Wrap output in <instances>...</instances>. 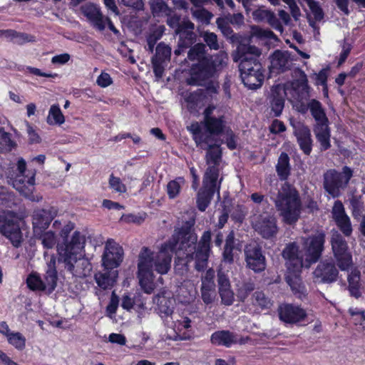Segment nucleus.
<instances>
[{
    "label": "nucleus",
    "mask_w": 365,
    "mask_h": 365,
    "mask_svg": "<svg viewBox=\"0 0 365 365\" xmlns=\"http://www.w3.org/2000/svg\"><path fill=\"white\" fill-rule=\"evenodd\" d=\"M195 220L185 222L182 227L175 230L172 237L167 242L172 252L175 253V269L177 272L187 269V263L195 259V267L203 271L207 264L210 252L211 232H203L198 245L197 236L192 231Z\"/></svg>",
    "instance_id": "obj_1"
},
{
    "label": "nucleus",
    "mask_w": 365,
    "mask_h": 365,
    "mask_svg": "<svg viewBox=\"0 0 365 365\" xmlns=\"http://www.w3.org/2000/svg\"><path fill=\"white\" fill-rule=\"evenodd\" d=\"M173 254L167 242L158 252H153L146 247L142 248L139 254L138 277L145 293L150 294L154 290L153 270L161 274H166L170 268Z\"/></svg>",
    "instance_id": "obj_2"
},
{
    "label": "nucleus",
    "mask_w": 365,
    "mask_h": 365,
    "mask_svg": "<svg viewBox=\"0 0 365 365\" xmlns=\"http://www.w3.org/2000/svg\"><path fill=\"white\" fill-rule=\"evenodd\" d=\"M84 244V236L80 232L75 231L70 240H66L64 244L57 246L58 262L73 277H86L92 270L91 262L81 252Z\"/></svg>",
    "instance_id": "obj_3"
},
{
    "label": "nucleus",
    "mask_w": 365,
    "mask_h": 365,
    "mask_svg": "<svg viewBox=\"0 0 365 365\" xmlns=\"http://www.w3.org/2000/svg\"><path fill=\"white\" fill-rule=\"evenodd\" d=\"M237 56L234 61H240L239 69L244 85L249 89H257L262 86L264 74L261 63L258 58L261 51L255 46L240 43L237 47Z\"/></svg>",
    "instance_id": "obj_4"
},
{
    "label": "nucleus",
    "mask_w": 365,
    "mask_h": 365,
    "mask_svg": "<svg viewBox=\"0 0 365 365\" xmlns=\"http://www.w3.org/2000/svg\"><path fill=\"white\" fill-rule=\"evenodd\" d=\"M274 202L282 221L289 225L296 224L302 210V201L297 189L285 182L278 190Z\"/></svg>",
    "instance_id": "obj_5"
},
{
    "label": "nucleus",
    "mask_w": 365,
    "mask_h": 365,
    "mask_svg": "<svg viewBox=\"0 0 365 365\" xmlns=\"http://www.w3.org/2000/svg\"><path fill=\"white\" fill-rule=\"evenodd\" d=\"M227 53L221 51L203 61L193 63L187 83L191 86H205L210 80L218 76L219 73L227 66Z\"/></svg>",
    "instance_id": "obj_6"
},
{
    "label": "nucleus",
    "mask_w": 365,
    "mask_h": 365,
    "mask_svg": "<svg viewBox=\"0 0 365 365\" xmlns=\"http://www.w3.org/2000/svg\"><path fill=\"white\" fill-rule=\"evenodd\" d=\"M309 111L315 120L313 126V132L320 144L322 150H327L331 147L330 128L329 119L326 115L322 104L316 99L309 101Z\"/></svg>",
    "instance_id": "obj_7"
},
{
    "label": "nucleus",
    "mask_w": 365,
    "mask_h": 365,
    "mask_svg": "<svg viewBox=\"0 0 365 365\" xmlns=\"http://www.w3.org/2000/svg\"><path fill=\"white\" fill-rule=\"evenodd\" d=\"M222 180V177L220 179L216 178V173L214 169H210L207 173H205L202 187L198 190L196 196V205L200 211L204 212L207 209L215 193L220 199Z\"/></svg>",
    "instance_id": "obj_8"
},
{
    "label": "nucleus",
    "mask_w": 365,
    "mask_h": 365,
    "mask_svg": "<svg viewBox=\"0 0 365 365\" xmlns=\"http://www.w3.org/2000/svg\"><path fill=\"white\" fill-rule=\"evenodd\" d=\"M352 176L353 170L348 166L343 167L341 172L329 169L323 175L324 189L332 197H338L341 191L348 186Z\"/></svg>",
    "instance_id": "obj_9"
},
{
    "label": "nucleus",
    "mask_w": 365,
    "mask_h": 365,
    "mask_svg": "<svg viewBox=\"0 0 365 365\" xmlns=\"http://www.w3.org/2000/svg\"><path fill=\"white\" fill-rule=\"evenodd\" d=\"M205 130H203L201 125L195 122L187 126L189 130L192 135V139L196 137L202 138H209L210 140H219L217 136L222 134L226 129V122L224 116L209 118L203 120Z\"/></svg>",
    "instance_id": "obj_10"
},
{
    "label": "nucleus",
    "mask_w": 365,
    "mask_h": 365,
    "mask_svg": "<svg viewBox=\"0 0 365 365\" xmlns=\"http://www.w3.org/2000/svg\"><path fill=\"white\" fill-rule=\"evenodd\" d=\"M202 138L196 137L193 140L196 146L202 150H206L205 160L208 165L205 173L209 170L214 169L216 173V178L220 176V165L222 162V149L219 140H210L209 138Z\"/></svg>",
    "instance_id": "obj_11"
},
{
    "label": "nucleus",
    "mask_w": 365,
    "mask_h": 365,
    "mask_svg": "<svg viewBox=\"0 0 365 365\" xmlns=\"http://www.w3.org/2000/svg\"><path fill=\"white\" fill-rule=\"evenodd\" d=\"M325 237V232L319 230L308 237H302L306 268L320 259L324 249Z\"/></svg>",
    "instance_id": "obj_12"
},
{
    "label": "nucleus",
    "mask_w": 365,
    "mask_h": 365,
    "mask_svg": "<svg viewBox=\"0 0 365 365\" xmlns=\"http://www.w3.org/2000/svg\"><path fill=\"white\" fill-rule=\"evenodd\" d=\"M0 232L6 236L12 245L19 247L22 242V233L19 220L10 212L0 213Z\"/></svg>",
    "instance_id": "obj_13"
},
{
    "label": "nucleus",
    "mask_w": 365,
    "mask_h": 365,
    "mask_svg": "<svg viewBox=\"0 0 365 365\" xmlns=\"http://www.w3.org/2000/svg\"><path fill=\"white\" fill-rule=\"evenodd\" d=\"M331 245L338 267L341 270H348L352 264V257L349 252L346 241L340 233L335 231L331 235Z\"/></svg>",
    "instance_id": "obj_14"
},
{
    "label": "nucleus",
    "mask_w": 365,
    "mask_h": 365,
    "mask_svg": "<svg viewBox=\"0 0 365 365\" xmlns=\"http://www.w3.org/2000/svg\"><path fill=\"white\" fill-rule=\"evenodd\" d=\"M244 256L246 267L255 273H259L266 269V257L262 247L256 242H250L244 247Z\"/></svg>",
    "instance_id": "obj_15"
},
{
    "label": "nucleus",
    "mask_w": 365,
    "mask_h": 365,
    "mask_svg": "<svg viewBox=\"0 0 365 365\" xmlns=\"http://www.w3.org/2000/svg\"><path fill=\"white\" fill-rule=\"evenodd\" d=\"M195 24L189 19H183L178 30H175V34L179 36L178 48L174 51L175 56H180L185 53L186 50L193 45L197 38V35L194 32Z\"/></svg>",
    "instance_id": "obj_16"
},
{
    "label": "nucleus",
    "mask_w": 365,
    "mask_h": 365,
    "mask_svg": "<svg viewBox=\"0 0 365 365\" xmlns=\"http://www.w3.org/2000/svg\"><path fill=\"white\" fill-rule=\"evenodd\" d=\"M339 271L331 259L319 262L313 272L314 282L322 284H331L337 280Z\"/></svg>",
    "instance_id": "obj_17"
},
{
    "label": "nucleus",
    "mask_w": 365,
    "mask_h": 365,
    "mask_svg": "<svg viewBox=\"0 0 365 365\" xmlns=\"http://www.w3.org/2000/svg\"><path fill=\"white\" fill-rule=\"evenodd\" d=\"M253 228L262 238L267 240L275 237L278 232L277 220L269 213L257 216L253 221Z\"/></svg>",
    "instance_id": "obj_18"
},
{
    "label": "nucleus",
    "mask_w": 365,
    "mask_h": 365,
    "mask_svg": "<svg viewBox=\"0 0 365 365\" xmlns=\"http://www.w3.org/2000/svg\"><path fill=\"white\" fill-rule=\"evenodd\" d=\"M282 255L285 259L287 272H301L302 268L305 267V258L300 255L299 247L295 242L288 243Z\"/></svg>",
    "instance_id": "obj_19"
},
{
    "label": "nucleus",
    "mask_w": 365,
    "mask_h": 365,
    "mask_svg": "<svg viewBox=\"0 0 365 365\" xmlns=\"http://www.w3.org/2000/svg\"><path fill=\"white\" fill-rule=\"evenodd\" d=\"M7 181L21 195L30 198L34 190L35 173H32L31 176H29L10 173L7 176Z\"/></svg>",
    "instance_id": "obj_20"
},
{
    "label": "nucleus",
    "mask_w": 365,
    "mask_h": 365,
    "mask_svg": "<svg viewBox=\"0 0 365 365\" xmlns=\"http://www.w3.org/2000/svg\"><path fill=\"white\" fill-rule=\"evenodd\" d=\"M123 248L113 239H108L102 257L103 265L107 269H113L123 261Z\"/></svg>",
    "instance_id": "obj_21"
},
{
    "label": "nucleus",
    "mask_w": 365,
    "mask_h": 365,
    "mask_svg": "<svg viewBox=\"0 0 365 365\" xmlns=\"http://www.w3.org/2000/svg\"><path fill=\"white\" fill-rule=\"evenodd\" d=\"M290 125L293 128V133L297 138V143L306 155H309L312 150L313 140L309 128L300 121L291 120Z\"/></svg>",
    "instance_id": "obj_22"
},
{
    "label": "nucleus",
    "mask_w": 365,
    "mask_h": 365,
    "mask_svg": "<svg viewBox=\"0 0 365 365\" xmlns=\"http://www.w3.org/2000/svg\"><path fill=\"white\" fill-rule=\"evenodd\" d=\"M170 56L171 48L164 42L158 43L155 48V53L151 59L153 72L158 79L163 77L165 66L170 61Z\"/></svg>",
    "instance_id": "obj_23"
},
{
    "label": "nucleus",
    "mask_w": 365,
    "mask_h": 365,
    "mask_svg": "<svg viewBox=\"0 0 365 365\" xmlns=\"http://www.w3.org/2000/svg\"><path fill=\"white\" fill-rule=\"evenodd\" d=\"M58 210L54 207L36 210L33 215V229L37 236L46 230L51 222L56 216Z\"/></svg>",
    "instance_id": "obj_24"
},
{
    "label": "nucleus",
    "mask_w": 365,
    "mask_h": 365,
    "mask_svg": "<svg viewBox=\"0 0 365 365\" xmlns=\"http://www.w3.org/2000/svg\"><path fill=\"white\" fill-rule=\"evenodd\" d=\"M331 215L337 227L344 235L346 237L351 236L353 231L351 220L346 215L341 201L336 200L334 202Z\"/></svg>",
    "instance_id": "obj_25"
},
{
    "label": "nucleus",
    "mask_w": 365,
    "mask_h": 365,
    "mask_svg": "<svg viewBox=\"0 0 365 365\" xmlns=\"http://www.w3.org/2000/svg\"><path fill=\"white\" fill-rule=\"evenodd\" d=\"M270 72L277 74L284 73L290 70L292 66L291 54L287 51H274L270 56Z\"/></svg>",
    "instance_id": "obj_26"
},
{
    "label": "nucleus",
    "mask_w": 365,
    "mask_h": 365,
    "mask_svg": "<svg viewBox=\"0 0 365 365\" xmlns=\"http://www.w3.org/2000/svg\"><path fill=\"white\" fill-rule=\"evenodd\" d=\"M287 96V88L284 84L279 83L272 86L269 98V105L274 116L279 117L282 115Z\"/></svg>",
    "instance_id": "obj_27"
},
{
    "label": "nucleus",
    "mask_w": 365,
    "mask_h": 365,
    "mask_svg": "<svg viewBox=\"0 0 365 365\" xmlns=\"http://www.w3.org/2000/svg\"><path fill=\"white\" fill-rule=\"evenodd\" d=\"M81 10L95 29L99 31L105 30L108 17L102 14L99 7L93 4H90L82 6Z\"/></svg>",
    "instance_id": "obj_28"
},
{
    "label": "nucleus",
    "mask_w": 365,
    "mask_h": 365,
    "mask_svg": "<svg viewBox=\"0 0 365 365\" xmlns=\"http://www.w3.org/2000/svg\"><path fill=\"white\" fill-rule=\"evenodd\" d=\"M307 316L304 309L292 304H284L279 308L280 320L288 324H295L303 320Z\"/></svg>",
    "instance_id": "obj_29"
},
{
    "label": "nucleus",
    "mask_w": 365,
    "mask_h": 365,
    "mask_svg": "<svg viewBox=\"0 0 365 365\" xmlns=\"http://www.w3.org/2000/svg\"><path fill=\"white\" fill-rule=\"evenodd\" d=\"M252 16L256 21L267 22L276 31H279L281 34L283 32V26L273 11L266 9L264 7H260L253 11Z\"/></svg>",
    "instance_id": "obj_30"
},
{
    "label": "nucleus",
    "mask_w": 365,
    "mask_h": 365,
    "mask_svg": "<svg viewBox=\"0 0 365 365\" xmlns=\"http://www.w3.org/2000/svg\"><path fill=\"white\" fill-rule=\"evenodd\" d=\"M301 272H287L285 279L291 287L294 294L299 299H303L307 295V290L300 278Z\"/></svg>",
    "instance_id": "obj_31"
},
{
    "label": "nucleus",
    "mask_w": 365,
    "mask_h": 365,
    "mask_svg": "<svg viewBox=\"0 0 365 365\" xmlns=\"http://www.w3.org/2000/svg\"><path fill=\"white\" fill-rule=\"evenodd\" d=\"M56 263V258L52 256L47 263V269L44 275L46 292L48 294L52 293L57 286L58 275Z\"/></svg>",
    "instance_id": "obj_32"
},
{
    "label": "nucleus",
    "mask_w": 365,
    "mask_h": 365,
    "mask_svg": "<svg viewBox=\"0 0 365 365\" xmlns=\"http://www.w3.org/2000/svg\"><path fill=\"white\" fill-rule=\"evenodd\" d=\"M118 275V273L117 270L107 269L105 268L104 272L95 274L94 279L98 286L106 290L113 287Z\"/></svg>",
    "instance_id": "obj_33"
},
{
    "label": "nucleus",
    "mask_w": 365,
    "mask_h": 365,
    "mask_svg": "<svg viewBox=\"0 0 365 365\" xmlns=\"http://www.w3.org/2000/svg\"><path fill=\"white\" fill-rule=\"evenodd\" d=\"M211 342L217 346L230 347L232 344L237 343V340L234 333L228 330H222L212 334Z\"/></svg>",
    "instance_id": "obj_34"
},
{
    "label": "nucleus",
    "mask_w": 365,
    "mask_h": 365,
    "mask_svg": "<svg viewBox=\"0 0 365 365\" xmlns=\"http://www.w3.org/2000/svg\"><path fill=\"white\" fill-rule=\"evenodd\" d=\"M188 48L189 50L187 52V58L188 61L193 63L203 61L205 59L212 56L207 53L205 45L202 43H197L195 45H192Z\"/></svg>",
    "instance_id": "obj_35"
},
{
    "label": "nucleus",
    "mask_w": 365,
    "mask_h": 365,
    "mask_svg": "<svg viewBox=\"0 0 365 365\" xmlns=\"http://www.w3.org/2000/svg\"><path fill=\"white\" fill-rule=\"evenodd\" d=\"M276 172L281 180H287L291 173L289 157L286 153H282L276 165Z\"/></svg>",
    "instance_id": "obj_36"
},
{
    "label": "nucleus",
    "mask_w": 365,
    "mask_h": 365,
    "mask_svg": "<svg viewBox=\"0 0 365 365\" xmlns=\"http://www.w3.org/2000/svg\"><path fill=\"white\" fill-rule=\"evenodd\" d=\"M151 12L154 16L165 14L170 16L173 9L170 8L164 0H149Z\"/></svg>",
    "instance_id": "obj_37"
},
{
    "label": "nucleus",
    "mask_w": 365,
    "mask_h": 365,
    "mask_svg": "<svg viewBox=\"0 0 365 365\" xmlns=\"http://www.w3.org/2000/svg\"><path fill=\"white\" fill-rule=\"evenodd\" d=\"M348 282L350 294L355 298L361 297L360 272L359 271L351 272L348 276Z\"/></svg>",
    "instance_id": "obj_38"
},
{
    "label": "nucleus",
    "mask_w": 365,
    "mask_h": 365,
    "mask_svg": "<svg viewBox=\"0 0 365 365\" xmlns=\"http://www.w3.org/2000/svg\"><path fill=\"white\" fill-rule=\"evenodd\" d=\"M46 121L49 125H61L65 122L64 115L58 105L54 104L51 106Z\"/></svg>",
    "instance_id": "obj_39"
},
{
    "label": "nucleus",
    "mask_w": 365,
    "mask_h": 365,
    "mask_svg": "<svg viewBox=\"0 0 365 365\" xmlns=\"http://www.w3.org/2000/svg\"><path fill=\"white\" fill-rule=\"evenodd\" d=\"M26 284L31 290L46 291V284L37 272H32L28 276Z\"/></svg>",
    "instance_id": "obj_40"
},
{
    "label": "nucleus",
    "mask_w": 365,
    "mask_h": 365,
    "mask_svg": "<svg viewBox=\"0 0 365 365\" xmlns=\"http://www.w3.org/2000/svg\"><path fill=\"white\" fill-rule=\"evenodd\" d=\"M185 184L183 178H177L167 185V193L170 199L175 198L180 193L182 186Z\"/></svg>",
    "instance_id": "obj_41"
},
{
    "label": "nucleus",
    "mask_w": 365,
    "mask_h": 365,
    "mask_svg": "<svg viewBox=\"0 0 365 365\" xmlns=\"http://www.w3.org/2000/svg\"><path fill=\"white\" fill-rule=\"evenodd\" d=\"M190 11L194 18L205 24H209L213 17V14L205 8L191 9Z\"/></svg>",
    "instance_id": "obj_42"
},
{
    "label": "nucleus",
    "mask_w": 365,
    "mask_h": 365,
    "mask_svg": "<svg viewBox=\"0 0 365 365\" xmlns=\"http://www.w3.org/2000/svg\"><path fill=\"white\" fill-rule=\"evenodd\" d=\"M15 146L11 140L10 134L0 128V152L10 151Z\"/></svg>",
    "instance_id": "obj_43"
},
{
    "label": "nucleus",
    "mask_w": 365,
    "mask_h": 365,
    "mask_svg": "<svg viewBox=\"0 0 365 365\" xmlns=\"http://www.w3.org/2000/svg\"><path fill=\"white\" fill-rule=\"evenodd\" d=\"M7 340L18 350H23L26 346V338L20 332H12L8 336Z\"/></svg>",
    "instance_id": "obj_44"
},
{
    "label": "nucleus",
    "mask_w": 365,
    "mask_h": 365,
    "mask_svg": "<svg viewBox=\"0 0 365 365\" xmlns=\"http://www.w3.org/2000/svg\"><path fill=\"white\" fill-rule=\"evenodd\" d=\"M201 37L206 43L205 45H207L210 49L216 51L220 48L217 36L215 33L206 31L201 34Z\"/></svg>",
    "instance_id": "obj_45"
},
{
    "label": "nucleus",
    "mask_w": 365,
    "mask_h": 365,
    "mask_svg": "<svg viewBox=\"0 0 365 365\" xmlns=\"http://www.w3.org/2000/svg\"><path fill=\"white\" fill-rule=\"evenodd\" d=\"M36 237H38L41 240L42 245L46 249H51L56 244V237L54 232L51 231L41 232Z\"/></svg>",
    "instance_id": "obj_46"
},
{
    "label": "nucleus",
    "mask_w": 365,
    "mask_h": 365,
    "mask_svg": "<svg viewBox=\"0 0 365 365\" xmlns=\"http://www.w3.org/2000/svg\"><path fill=\"white\" fill-rule=\"evenodd\" d=\"M216 24L226 38H230L232 41L237 38L230 26L225 22L224 20L218 18L216 21Z\"/></svg>",
    "instance_id": "obj_47"
},
{
    "label": "nucleus",
    "mask_w": 365,
    "mask_h": 365,
    "mask_svg": "<svg viewBox=\"0 0 365 365\" xmlns=\"http://www.w3.org/2000/svg\"><path fill=\"white\" fill-rule=\"evenodd\" d=\"M352 215L354 218H359L363 215L364 203L356 196L350 199Z\"/></svg>",
    "instance_id": "obj_48"
},
{
    "label": "nucleus",
    "mask_w": 365,
    "mask_h": 365,
    "mask_svg": "<svg viewBox=\"0 0 365 365\" xmlns=\"http://www.w3.org/2000/svg\"><path fill=\"white\" fill-rule=\"evenodd\" d=\"M255 303L262 308H269L272 306V302L262 292L257 291L253 294Z\"/></svg>",
    "instance_id": "obj_49"
},
{
    "label": "nucleus",
    "mask_w": 365,
    "mask_h": 365,
    "mask_svg": "<svg viewBox=\"0 0 365 365\" xmlns=\"http://www.w3.org/2000/svg\"><path fill=\"white\" fill-rule=\"evenodd\" d=\"M219 294L221 297L222 303L226 306H230L234 302V293L231 288L223 289L218 290Z\"/></svg>",
    "instance_id": "obj_50"
},
{
    "label": "nucleus",
    "mask_w": 365,
    "mask_h": 365,
    "mask_svg": "<svg viewBox=\"0 0 365 365\" xmlns=\"http://www.w3.org/2000/svg\"><path fill=\"white\" fill-rule=\"evenodd\" d=\"M108 183L110 187L118 192L123 193L126 191V187L121 182V180L118 177H115L113 174L110 175Z\"/></svg>",
    "instance_id": "obj_51"
},
{
    "label": "nucleus",
    "mask_w": 365,
    "mask_h": 365,
    "mask_svg": "<svg viewBox=\"0 0 365 365\" xmlns=\"http://www.w3.org/2000/svg\"><path fill=\"white\" fill-rule=\"evenodd\" d=\"M118 2L137 11H143L145 8L143 0H118Z\"/></svg>",
    "instance_id": "obj_52"
},
{
    "label": "nucleus",
    "mask_w": 365,
    "mask_h": 365,
    "mask_svg": "<svg viewBox=\"0 0 365 365\" xmlns=\"http://www.w3.org/2000/svg\"><path fill=\"white\" fill-rule=\"evenodd\" d=\"M162 31H155L152 34H150L147 38V47L146 49L150 52L153 53L155 45L157 41L161 38Z\"/></svg>",
    "instance_id": "obj_53"
},
{
    "label": "nucleus",
    "mask_w": 365,
    "mask_h": 365,
    "mask_svg": "<svg viewBox=\"0 0 365 365\" xmlns=\"http://www.w3.org/2000/svg\"><path fill=\"white\" fill-rule=\"evenodd\" d=\"M309 6L314 15L316 21H321L324 18V12L322 9L319 6V3L314 1H308Z\"/></svg>",
    "instance_id": "obj_54"
},
{
    "label": "nucleus",
    "mask_w": 365,
    "mask_h": 365,
    "mask_svg": "<svg viewBox=\"0 0 365 365\" xmlns=\"http://www.w3.org/2000/svg\"><path fill=\"white\" fill-rule=\"evenodd\" d=\"M218 290L230 287V282L228 277L222 271L217 273Z\"/></svg>",
    "instance_id": "obj_55"
},
{
    "label": "nucleus",
    "mask_w": 365,
    "mask_h": 365,
    "mask_svg": "<svg viewBox=\"0 0 365 365\" xmlns=\"http://www.w3.org/2000/svg\"><path fill=\"white\" fill-rule=\"evenodd\" d=\"M119 304V297L115 294V292H113L111 294L110 300L107 306V312L109 314H114L116 312L117 308L118 307Z\"/></svg>",
    "instance_id": "obj_56"
},
{
    "label": "nucleus",
    "mask_w": 365,
    "mask_h": 365,
    "mask_svg": "<svg viewBox=\"0 0 365 365\" xmlns=\"http://www.w3.org/2000/svg\"><path fill=\"white\" fill-rule=\"evenodd\" d=\"M234 247H224L222 252V261L225 263L232 264L234 262Z\"/></svg>",
    "instance_id": "obj_57"
},
{
    "label": "nucleus",
    "mask_w": 365,
    "mask_h": 365,
    "mask_svg": "<svg viewBox=\"0 0 365 365\" xmlns=\"http://www.w3.org/2000/svg\"><path fill=\"white\" fill-rule=\"evenodd\" d=\"M168 16V18L166 21L167 24L172 29H175V31L178 30L180 24H182V21H180V16L177 14H170Z\"/></svg>",
    "instance_id": "obj_58"
},
{
    "label": "nucleus",
    "mask_w": 365,
    "mask_h": 365,
    "mask_svg": "<svg viewBox=\"0 0 365 365\" xmlns=\"http://www.w3.org/2000/svg\"><path fill=\"white\" fill-rule=\"evenodd\" d=\"M290 9L291 14L295 21H298L301 16V11L295 0H291L286 3Z\"/></svg>",
    "instance_id": "obj_59"
},
{
    "label": "nucleus",
    "mask_w": 365,
    "mask_h": 365,
    "mask_svg": "<svg viewBox=\"0 0 365 365\" xmlns=\"http://www.w3.org/2000/svg\"><path fill=\"white\" fill-rule=\"evenodd\" d=\"M269 129L271 133L277 134L285 131L286 126L282 121L275 119L272 121Z\"/></svg>",
    "instance_id": "obj_60"
},
{
    "label": "nucleus",
    "mask_w": 365,
    "mask_h": 365,
    "mask_svg": "<svg viewBox=\"0 0 365 365\" xmlns=\"http://www.w3.org/2000/svg\"><path fill=\"white\" fill-rule=\"evenodd\" d=\"M26 70L31 74L38 76L47 77V78H55L58 75L56 73H48L42 72L39 68L28 66L26 67Z\"/></svg>",
    "instance_id": "obj_61"
},
{
    "label": "nucleus",
    "mask_w": 365,
    "mask_h": 365,
    "mask_svg": "<svg viewBox=\"0 0 365 365\" xmlns=\"http://www.w3.org/2000/svg\"><path fill=\"white\" fill-rule=\"evenodd\" d=\"M111 83V78L110 75L106 73H102L97 79L98 85L103 88L108 86Z\"/></svg>",
    "instance_id": "obj_62"
},
{
    "label": "nucleus",
    "mask_w": 365,
    "mask_h": 365,
    "mask_svg": "<svg viewBox=\"0 0 365 365\" xmlns=\"http://www.w3.org/2000/svg\"><path fill=\"white\" fill-rule=\"evenodd\" d=\"M70 58L71 56L68 53L56 55L51 58V63L53 64H65L70 60Z\"/></svg>",
    "instance_id": "obj_63"
},
{
    "label": "nucleus",
    "mask_w": 365,
    "mask_h": 365,
    "mask_svg": "<svg viewBox=\"0 0 365 365\" xmlns=\"http://www.w3.org/2000/svg\"><path fill=\"white\" fill-rule=\"evenodd\" d=\"M216 297L215 292L201 290V297L204 303L209 304L212 303Z\"/></svg>",
    "instance_id": "obj_64"
}]
</instances>
